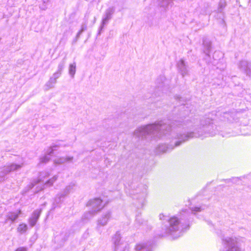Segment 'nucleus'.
<instances>
[{"instance_id":"0eeeda50","label":"nucleus","mask_w":251,"mask_h":251,"mask_svg":"<svg viewBox=\"0 0 251 251\" xmlns=\"http://www.w3.org/2000/svg\"><path fill=\"white\" fill-rule=\"evenodd\" d=\"M99 203V204H100L101 203L102 201L101 200H99V199H95L94 200V201L92 202V204H93L94 203Z\"/></svg>"},{"instance_id":"6e6552de","label":"nucleus","mask_w":251,"mask_h":251,"mask_svg":"<svg viewBox=\"0 0 251 251\" xmlns=\"http://www.w3.org/2000/svg\"><path fill=\"white\" fill-rule=\"evenodd\" d=\"M49 159L48 158H47L45 157H44L41 159V161L42 163H45L47 161H48Z\"/></svg>"},{"instance_id":"1a4fd4ad","label":"nucleus","mask_w":251,"mask_h":251,"mask_svg":"<svg viewBox=\"0 0 251 251\" xmlns=\"http://www.w3.org/2000/svg\"><path fill=\"white\" fill-rule=\"evenodd\" d=\"M49 151H51L49 152V153L50 154V153H51L52 152V151H53V149H52V148H50V149L49 150Z\"/></svg>"},{"instance_id":"423d86ee","label":"nucleus","mask_w":251,"mask_h":251,"mask_svg":"<svg viewBox=\"0 0 251 251\" xmlns=\"http://www.w3.org/2000/svg\"><path fill=\"white\" fill-rule=\"evenodd\" d=\"M15 251H26V250L25 248L24 247H20L17 248Z\"/></svg>"},{"instance_id":"9d476101","label":"nucleus","mask_w":251,"mask_h":251,"mask_svg":"<svg viewBox=\"0 0 251 251\" xmlns=\"http://www.w3.org/2000/svg\"><path fill=\"white\" fill-rule=\"evenodd\" d=\"M34 224H35V222H34V223H32V226H34Z\"/></svg>"},{"instance_id":"20e7f679","label":"nucleus","mask_w":251,"mask_h":251,"mask_svg":"<svg viewBox=\"0 0 251 251\" xmlns=\"http://www.w3.org/2000/svg\"><path fill=\"white\" fill-rule=\"evenodd\" d=\"M75 65H71L70 66V73L72 75H74L75 73Z\"/></svg>"},{"instance_id":"f257e3e1","label":"nucleus","mask_w":251,"mask_h":251,"mask_svg":"<svg viewBox=\"0 0 251 251\" xmlns=\"http://www.w3.org/2000/svg\"><path fill=\"white\" fill-rule=\"evenodd\" d=\"M27 229V225L25 224H21L19 225L17 230L20 233L25 232Z\"/></svg>"},{"instance_id":"39448f33","label":"nucleus","mask_w":251,"mask_h":251,"mask_svg":"<svg viewBox=\"0 0 251 251\" xmlns=\"http://www.w3.org/2000/svg\"><path fill=\"white\" fill-rule=\"evenodd\" d=\"M11 170H16L20 167V166L17 165H12L11 166Z\"/></svg>"},{"instance_id":"f03ea898","label":"nucleus","mask_w":251,"mask_h":251,"mask_svg":"<svg viewBox=\"0 0 251 251\" xmlns=\"http://www.w3.org/2000/svg\"><path fill=\"white\" fill-rule=\"evenodd\" d=\"M170 225L171 226H177L179 224V221L176 217H173L171 218L169 220Z\"/></svg>"},{"instance_id":"7ed1b4c3","label":"nucleus","mask_w":251,"mask_h":251,"mask_svg":"<svg viewBox=\"0 0 251 251\" xmlns=\"http://www.w3.org/2000/svg\"><path fill=\"white\" fill-rule=\"evenodd\" d=\"M41 212L40 210H35L34 211L32 215V219H35L36 220L38 219L40 215Z\"/></svg>"}]
</instances>
